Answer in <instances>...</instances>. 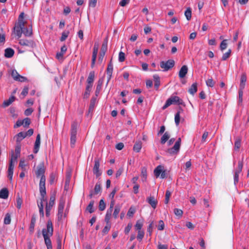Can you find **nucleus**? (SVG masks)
<instances>
[{
    "label": "nucleus",
    "mask_w": 249,
    "mask_h": 249,
    "mask_svg": "<svg viewBox=\"0 0 249 249\" xmlns=\"http://www.w3.org/2000/svg\"><path fill=\"white\" fill-rule=\"evenodd\" d=\"M53 227L51 220L49 219L46 223V227L42 230V233L44 239V242L47 249H53L50 237L53 235Z\"/></svg>",
    "instance_id": "1"
},
{
    "label": "nucleus",
    "mask_w": 249,
    "mask_h": 249,
    "mask_svg": "<svg viewBox=\"0 0 249 249\" xmlns=\"http://www.w3.org/2000/svg\"><path fill=\"white\" fill-rule=\"evenodd\" d=\"M77 123L73 122L71 125V145L73 147L76 141Z\"/></svg>",
    "instance_id": "2"
},
{
    "label": "nucleus",
    "mask_w": 249,
    "mask_h": 249,
    "mask_svg": "<svg viewBox=\"0 0 249 249\" xmlns=\"http://www.w3.org/2000/svg\"><path fill=\"white\" fill-rule=\"evenodd\" d=\"M175 65V61L172 59L166 61H162L160 62V67L163 69V71H167L172 68Z\"/></svg>",
    "instance_id": "3"
},
{
    "label": "nucleus",
    "mask_w": 249,
    "mask_h": 249,
    "mask_svg": "<svg viewBox=\"0 0 249 249\" xmlns=\"http://www.w3.org/2000/svg\"><path fill=\"white\" fill-rule=\"evenodd\" d=\"M40 194L41 196L40 198V202L38 203L37 205L39 208V213L40 214V217H43L44 216V207H43V202L46 201L47 199L45 197V196L46 195V191H45V193L43 194L41 192H40Z\"/></svg>",
    "instance_id": "4"
},
{
    "label": "nucleus",
    "mask_w": 249,
    "mask_h": 249,
    "mask_svg": "<svg viewBox=\"0 0 249 249\" xmlns=\"http://www.w3.org/2000/svg\"><path fill=\"white\" fill-rule=\"evenodd\" d=\"M19 44L23 46H26L31 48L36 47L35 42L32 39H20L19 40Z\"/></svg>",
    "instance_id": "5"
},
{
    "label": "nucleus",
    "mask_w": 249,
    "mask_h": 249,
    "mask_svg": "<svg viewBox=\"0 0 249 249\" xmlns=\"http://www.w3.org/2000/svg\"><path fill=\"white\" fill-rule=\"evenodd\" d=\"M181 143V139L179 138L175 142L174 146L168 150V152L170 155L177 154L179 150Z\"/></svg>",
    "instance_id": "6"
},
{
    "label": "nucleus",
    "mask_w": 249,
    "mask_h": 249,
    "mask_svg": "<svg viewBox=\"0 0 249 249\" xmlns=\"http://www.w3.org/2000/svg\"><path fill=\"white\" fill-rule=\"evenodd\" d=\"M65 203V200L63 198H60L58 207L57 218L58 220L62 219Z\"/></svg>",
    "instance_id": "7"
},
{
    "label": "nucleus",
    "mask_w": 249,
    "mask_h": 249,
    "mask_svg": "<svg viewBox=\"0 0 249 249\" xmlns=\"http://www.w3.org/2000/svg\"><path fill=\"white\" fill-rule=\"evenodd\" d=\"M45 169L44 167V163H40L37 166L36 170L35 171V174L37 178L42 177L45 176L44 174Z\"/></svg>",
    "instance_id": "8"
},
{
    "label": "nucleus",
    "mask_w": 249,
    "mask_h": 249,
    "mask_svg": "<svg viewBox=\"0 0 249 249\" xmlns=\"http://www.w3.org/2000/svg\"><path fill=\"white\" fill-rule=\"evenodd\" d=\"M100 160L99 159H95L94 160V165L93 168V173L96 175L97 178L100 176L102 172L99 170Z\"/></svg>",
    "instance_id": "9"
},
{
    "label": "nucleus",
    "mask_w": 249,
    "mask_h": 249,
    "mask_svg": "<svg viewBox=\"0 0 249 249\" xmlns=\"http://www.w3.org/2000/svg\"><path fill=\"white\" fill-rule=\"evenodd\" d=\"M167 100L171 102V105L172 104H177L180 105L183 104V100L177 96H172Z\"/></svg>",
    "instance_id": "10"
},
{
    "label": "nucleus",
    "mask_w": 249,
    "mask_h": 249,
    "mask_svg": "<svg viewBox=\"0 0 249 249\" xmlns=\"http://www.w3.org/2000/svg\"><path fill=\"white\" fill-rule=\"evenodd\" d=\"M113 70V64H112V63L111 62V60L107 65V78H108L107 81V84H108V83L109 82V80H110V79L111 78Z\"/></svg>",
    "instance_id": "11"
},
{
    "label": "nucleus",
    "mask_w": 249,
    "mask_h": 249,
    "mask_svg": "<svg viewBox=\"0 0 249 249\" xmlns=\"http://www.w3.org/2000/svg\"><path fill=\"white\" fill-rule=\"evenodd\" d=\"M98 51V45L95 44L93 47V52H92V60H91V66L92 68H93L94 66L96 57H97V54Z\"/></svg>",
    "instance_id": "12"
},
{
    "label": "nucleus",
    "mask_w": 249,
    "mask_h": 249,
    "mask_svg": "<svg viewBox=\"0 0 249 249\" xmlns=\"http://www.w3.org/2000/svg\"><path fill=\"white\" fill-rule=\"evenodd\" d=\"M46 178L45 176L41 177L39 182V192L44 194L46 191L45 187Z\"/></svg>",
    "instance_id": "13"
},
{
    "label": "nucleus",
    "mask_w": 249,
    "mask_h": 249,
    "mask_svg": "<svg viewBox=\"0 0 249 249\" xmlns=\"http://www.w3.org/2000/svg\"><path fill=\"white\" fill-rule=\"evenodd\" d=\"M40 134H38L36 136V140L35 145H34V153L36 154L38 152L39 149L40 147Z\"/></svg>",
    "instance_id": "14"
},
{
    "label": "nucleus",
    "mask_w": 249,
    "mask_h": 249,
    "mask_svg": "<svg viewBox=\"0 0 249 249\" xmlns=\"http://www.w3.org/2000/svg\"><path fill=\"white\" fill-rule=\"evenodd\" d=\"M14 168V163H9L8 168V175L7 177L11 182L12 181L13 175V171Z\"/></svg>",
    "instance_id": "15"
},
{
    "label": "nucleus",
    "mask_w": 249,
    "mask_h": 249,
    "mask_svg": "<svg viewBox=\"0 0 249 249\" xmlns=\"http://www.w3.org/2000/svg\"><path fill=\"white\" fill-rule=\"evenodd\" d=\"M67 50V47L65 45L61 47L60 52L56 53V57L58 59L63 58L64 54L65 53Z\"/></svg>",
    "instance_id": "16"
},
{
    "label": "nucleus",
    "mask_w": 249,
    "mask_h": 249,
    "mask_svg": "<svg viewBox=\"0 0 249 249\" xmlns=\"http://www.w3.org/2000/svg\"><path fill=\"white\" fill-rule=\"evenodd\" d=\"M188 72V67L186 65H183L180 69L178 73L179 77L180 78H184Z\"/></svg>",
    "instance_id": "17"
},
{
    "label": "nucleus",
    "mask_w": 249,
    "mask_h": 249,
    "mask_svg": "<svg viewBox=\"0 0 249 249\" xmlns=\"http://www.w3.org/2000/svg\"><path fill=\"white\" fill-rule=\"evenodd\" d=\"M147 201L153 209H155L156 208L158 201L155 199L154 196H150L148 197Z\"/></svg>",
    "instance_id": "18"
},
{
    "label": "nucleus",
    "mask_w": 249,
    "mask_h": 249,
    "mask_svg": "<svg viewBox=\"0 0 249 249\" xmlns=\"http://www.w3.org/2000/svg\"><path fill=\"white\" fill-rule=\"evenodd\" d=\"M103 82H104V79L103 78L100 79L98 81L96 89V90H95V94L96 96H98V95L99 94V93L101 90L102 87V85L103 84Z\"/></svg>",
    "instance_id": "19"
},
{
    "label": "nucleus",
    "mask_w": 249,
    "mask_h": 249,
    "mask_svg": "<svg viewBox=\"0 0 249 249\" xmlns=\"http://www.w3.org/2000/svg\"><path fill=\"white\" fill-rule=\"evenodd\" d=\"M9 192L7 188H3L0 191V198L6 199L8 197Z\"/></svg>",
    "instance_id": "20"
},
{
    "label": "nucleus",
    "mask_w": 249,
    "mask_h": 249,
    "mask_svg": "<svg viewBox=\"0 0 249 249\" xmlns=\"http://www.w3.org/2000/svg\"><path fill=\"white\" fill-rule=\"evenodd\" d=\"M14 51L11 48H7L5 50L4 56L6 58H11L14 54Z\"/></svg>",
    "instance_id": "21"
},
{
    "label": "nucleus",
    "mask_w": 249,
    "mask_h": 249,
    "mask_svg": "<svg viewBox=\"0 0 249 249\" xmlns=\"http://www.w3.org/2000/svg\"><path fill=\"white\" fill-rule=\"evenodd\" d=\"M247 77L245 74H242L241 76V80L240 84V89H243L246 85Z\"/></svg>",
    "instance_id": "22"
},
{
    "label": "nucleus",
    "mask_w": 249,
    "mask_h": 249,
    "mask_svg": "<svg viewBox=\"0 0 249 249\" xmlns=\"http://www.w3.org/2000/svg\"><path fill=\"white\" fill-rule=\"evenodd\" d=\"M94 72L93 71H90L87 79V85L92 86V83L94 80Z\"/></svg>",
    "instance_id": "23"
},
{
    "label": "nucleus",
    "mask_w": 249,
    "mask_h": 249,
    "mask_svg": "<svg viewBox=\"0 0 249 249\" xmlns=\"http://www.w3.org/2000/svg\"><path fill=\"white\" fill-rule=\"evenodd\" d=\"M163 170V167L160 165L158 166L154 170V174L156 178L160 177L162 170Z\"/></svg>",
    "instance_id": "24"
},
{
    "label": "nucleus",
    "mask_w": 249,
    "mask_h": 249,
    "mask_svg": "<svg viewBox=\"0 0 249 249\" xmlns=\"http://www.w3.org/2000/svg\"><path fill=\"white\" fill-rule=\"evenodd\" d=\"M15 99V97L14 96H11L8 99L5 100L3 103V106L4 107H7L11 105Z\"/></svg>",
    "instance_id": "25"
},
{
    "label": "nucleus",
    "mask_w": 249,
    "mask_h": 249,
    "mask_svg": "<svg viewBox=\"0 0 249 249\" xmlns=\"http://www.w3.org/2000/svg\"><path fill=\"white\" fill-rule=\"evenodd\" d=\"M197 83H193L188 90V92L192 95L194 94L197 91Z\"/></svg>",
    "instance_id": "26"
},
{
    "label": "nucleus",
    "mask_w": 249,
    "mask_h": 249,
    "mask_svg": "<svg viewBox=\"0 0 249 249\" xmlns=\"http://www.w3.org/2000/svg\"><path fill=\"white\" fill-rule=\"evenodd\" d=\"M23 34L25 36L30 37L33 35L32 27L30 28H24L23 29Z\"/></svg>",
    "instance_id": "27"
},
{
    "label": "nucleus",
    "mask_w": 249,
    "mask_h": 249,
    "mask_svg": "<svg viewBox=\"0 0 249 249\" xmlns=\"http://www.w3.org/2000/svg\"><path fill=\"white\" fill-rule=\"evenodd\" d=\"M142 143L141 141L136 142L133 146V150L136 152H139L142 148Z\"/></svg>",
    "instance_id": "28"
},
{
    "label": "nucleus",
    "mask_w": 249,
    "mask_h": 249,
    "mask_svg": "<svg viewBox=\"0 0 249 249\" xmlns=\"http://www.w3.org/2000/svg\"><path fill=\"white\" fill-rule=\"evenodd\" d=\"M92 87V85H87L86 90L83 95L84 98H88L89 97Z\"/></svg>",
    "instance_id": "29"
},
{
    "label": "nucleus",
    "mask_w": 249,
    "mask_h": 249,
    "mask_svg": "<svg viewBox=\"0 0 249 249\" xmlns=\"http://www.w3.org/2000/svg\"><path fill=\"white\" fill-rule=\"evenodd\" d=\"M170 138L169 133L166 132L161 138L160 142L161 144H164Z\"/></svg>",
    "instance_id": "30"
},
{
    "label": "nucleus",
    "mask_w": 249,
    "mask_h": 249,
    "mask_svg": "<svg viewBox=\"0 0 249 249\" xmlns=\"http://www.w3.org/2000/svg\"><path fill=\"white\" fill-rule=\"evenodd\" d=\"M153 78L155 81V87L156 89H158L160 85V77L158 75H154Z\"/></svg>",
    "instance_id": "31"
},
{
    "label": "nucleus",
    "mask_w": 249,
    "mask_h": 249,
    "mask_svg": "<svg viewBox=\"0 0 249 249\" xmlns=\"http://www.w3.org/2000/svg\"><path fill=\"white\" fill-rule=\"evenodd\" d=\"M55 195L53 194L51 196L49 203H46V205L53 207L55 204Z\"/></svg>",
    "instance_id": "32"
},
{
    "label": "nucleus",
    "mask_w": 249,
    "mask_h": 249,
    "mask_svg": "<svg viewBox=\"0 0 249 249\" xmlns=\"http://www.w3.org/2000/svg\"><path fill=\"white\" fill-rule=\"evenodd\" d=\"M101 191V185L100 182H97L96 183L94 191H93L94 195L98 194Z\"/></svg>",
    "instance_id": "33"
},
{
    "label": "nucleus",
    "mask_w": 249,
    "mask_h": 249,
    "mask_svg": "<svg viewBox=\"0 0 249 249\" xmlns=\"http://www.w3.org/2000/svg\"><path fill=\"white\" fill-rule=\"evenodd\" d=\"M185 16L187 20H190L192 17V10L191 8H187L184 13Z\"/></svg>",
    "instance_id": "34"
},
{
    "label": "nucleus",
    "mask_w": 249,
    "mask_h": 249,
    "mask_svg": "<svg viewBox=\"0 0 249 249\" xmlns=\"http://www.w3.org/2000/svg\"><path fill=\"white\" fill-rule=\"evenodd\" d=\"M121 210V206L119 205H116L115 206L114 211L113 213V216L115 218H117L118 216V214L120 213Z\"/></svg>",
    "instance_id": "35"
},
{
    "label": "nucleus",
    "mask_w": 249,
    "mask_h": 249,
    "mask_svg": "<svg viewBox=\"0 0 249 249\" xmlns=\"http://www.w3.org/2000/svg\"><path fill=\"white\" fill-rule=\"evenodd\" d=\"M182 111L181 108L179 109V110L178 111L175 115V122L176 125H178L180 122V111Z\"/></svg>",
    "instance_id": "36"
},
{
    "label": "nucleus",
    "mask_w": 249,
    "mask_h": 249,
    "mask_svg": "<svg viewBox=\"0 0 249 249\" xmlns=\"http://www.w3.org/2000/svg\"><path fill=\"white\" fill-rule=\"evenodd\" d=\"M70 34V31L68 30H65L63 31L62 33L61 36L60 38V40L61 41H65L66 38L68 37Z\"/></svg>",
    "instance_id": "37"
},
{
    "label": "nucleus",
    "mask_w": 249,
    "mask_h": 249,
    "mask_svg": "<svg viewBox=\"0 0 249 249\" xmlns=\"http://www.w3.org/2000/svg\"><path fill=\"white\" fill-rule=\"evenodd\" d=\"M11 221V215L9 213H7L4 218V224L5 225H9L10 224Z\"/></svg>",
    "instance_id": "38"
},
{
    "label": "nucleus",
    "mask_w": 249,
    "mask_h": 249,
    "mask_svg": "<svg viewBox=\"0 0 249 249\" xmlns=\"http://www.w3.org/2000/svg\"><path fill=\"white\" fill-rule=\"evenodd\" d=\"M94 203V201L93 200H91L87 207V210L90 213H92L94 212V210L93 208Z\"/></svg>",
    "instance_id": "39"
},
{
    "label": "nucleus",
    "mask_w": 249,
    "mask_h": 249,
    "mask_svg": "<svg viewBox=\"0 0 249 249\" xmlns=\"http://www.w3.org/2000/svg\"><path fill=\"white\" fill-rule=\"evenodd\" d=\"M15 33L18 38H20L22 34L23 33V29L18 28L17 27L14 28Z\"/></svg>",
    "instance_id": "40"
},
{
    "label": "nucleus",
    "mask_w": 249,
    "mask_h": 249,
    "mask_svg": "<svg viewBox=\"0 0 249 249\" xmlns=\"http://www.w3.org/2000/svg\"><path fill=\"white\" fill-rule=\"evenodd\" d=\"M112 211L107 210L106 216H105V221L107 224H109L110 219L111 216Z\"/></svg>",
    "instance_id": "41"
},
{
    "label": "nucleus",
    "mask_w": 249,
    "mask_h": 249,
    "mask_svg": "<svg viewBox=\"0 0 249 249\" xmlns=\"http://www.w3.org/2000/svg\"><path fill=\"white\" fill-rule=\"evenodd\" d=\"M17 136L18 142H20L21 140H22L24 138H25L26 137L25 133L23 132H20L18 133L17 135Z\"/></svg>",
    "instance_id": "42"
},
{
    "label": "nucleus",
    "mask_w": 249,
    "mask_h": 249,
    "mask_svg": "<svg viewBox=\"0 0 249 249\" xmlns=\"http://www.w3.org/2000/svg\"><path fill=\"white\" fill-rule=\"evenodd\" d=\"M106 205L103 199H102L100 200L99 205V209L101 211H103L105 210L106 209Z\"/></svg>",
    "instance_id": "43"
},
{
    "label": "nucleus",
    "mask_w": 249,
    "mask_h": 249,
    "mask_svg": "<svg viewBox=\"0 0 249 249\" xmlns=\"http://www.w3.org/2000/svg\"><path fill=\"white\" fill-rule=\"evenodd\" d=\"M144 235V231H138V235L137 236V240L141 242L143 239Z\"/></svg>",
    "instance_id": "44"
},
{
    "label": "nucleus",
    "mask_w": 249,
    "mask_h": 249,
    "mask_svg": "<svg viewBox=\"0 0 249 249\" xmlns=\"http://www.w3.org/2000/svg\"><path fill=\"white\" fill-rule=\"evenodd\" d=\"M142 226H143V223L142 222H141L139 220H138L136 222V224H135V229L138 231H142Z\"/></svg>",
    "instance_id": "45"
},
{
    "label": "nucleus",
    "mask_w": 249,
    "mask_h": 249,
    "mask_svg": "<svg viewBox=\"0 0 249 249\" xmlns=\"http://www.w3.org/2000/svg\"><path fill=\"white\" fill-rule=\"evenodd\" d=\"M231 51L229 49L227 52L224 53L222 57V60L223 61L226 60L231 55Z\"/></svg>",
    "instance_id": "46"
},
{
    "label": "nucleus",
    "mask_w": 249,
    "mask_h": 249,
    "mask_svg": "<svg viewBox=\"0 0 249 249\" xmlns=\"http://www.w3.org/2000/svg\"><path fill=\"white\" fill-rule=\"evenodd\" d=\"M22 122L23 126L24 127H28L31 123V120L29 118H26L22 120Z\"/></svg>",
    "instance_id": "47"
},
{
    "label": "nucleus",
    "mask_w": 249,
    "mask_h": 249,
    "mask_svg": "<svg viewBox=\"0 0 249 249\" xmlns=\"http://www.w3.org/2000/svg\"><path fill=\"white\" fill-rule=\"evenodd\" d=\"M22 204V199L19 196H18L17 198V204H16L17 208L18 209H20L21 208Z\"/></svg>",
    "instance_id": "48"
},
{
    "label": "nucleus",
    "mask_w": 249,
    "mask_h": 249,
    "mask_svg": "<svg viewBox=\"0 0 249 249\" xmlns=\"http://www.w3.org/2000/svg\"><path fill=\"white\" fill-rule=\"evenodd\" d=\"M227 39H224L220 43V48L222 51H224L225 49H226L227 48Z\"/></svg>",
    "instance_id": "49"
},
{
    "label": "nucleus",
    "mask_w": 249,
    "mask_h": 249,
    "mask_svg": "<svg viewBox=\"0 0 249 249\" xmlns=\"http://www.w3.org/2000/svg\"><path fill=\"white\" fill-rule=\"evenodd\" d=\"M171 195V192L169 190H167L165 193V198L164 200V202L165 204H167L169 202Z\"/></svg>",
    "instance_id": "50"
},
{
    "label": "nucleus",
    "mask_w": 249,
    "mask_h": 249,
    "mask_svg": "<svg viewBox=\"0 0 249 249\" xmlns=\"http://www.w3.org/2000/svg\"><path fill=\"white\" fill-rule=\"evenodd\" d=\"M206 83L208 87H212V88L213 87L215 84V82H214V81L213 80V79L212 78H209L207 80H206Z\"/></svg>",
    "instance_id": "51"
},
{
    "label": "nucleus",
    "mask_w": 249,
    "mask_h": 249,
    "mask_svg": "<svg viewBox=\"0 0 249 249\" xmlns=\"http://www.w3.org/2000/svg\"><path fill=\"white\" fill-rule=\"evenodd\" d=\"M174 213L176 215L181 217L183 214V211L181 209L175 208L174 210Z\"/></svg>",
    "instance_id": "52"
},
{
    "label": "nucleus",
    "mask_w": 249,
    "mask_h": 249,
    "mask_svg": "<svg viewBox=\"0 0 249 249\" xmlns=\"http://www.w3.org/2000/svg\"><path fill=\"white\" fill-rule=\"evenodd\" d=\"M243 166V161H239L238 162V168L235 170V172L240 173L242 171Z\"/></svg>",
    "instance_id": "53"
},
{
    "label": "nucleus",
    "mask_w": 249,
    "mask_h": 249,
    "mask_svg": "<svg viewBox=\"0 0 249 249\" xmlns=\"http://www.w3.org/2000/svg\"><path fill=\"white\" fill-rule=\"evenodd\" d=\"M243 166V161H239L238 162V168L235 170V172L240 173L242 171Z\"/></svg>",
    "instance_id": "54"
},
{
    "label": "nucleus",
    "mask_w": 249,
    "mask_h": 249,
    "mask_svg": "<svg viewBox=\"0 0 249 249\" xmlns=\"http://www.w3.org/2000/svg\"><path fill=\"white\" fill-rule=\"evenodd\" d=\"M119 61L120 62H123L125 60V54L123 52H120L119 53Z\"/></svg>",
    "instance_id": "55"
},
{
    "label": "nucleus",
    "mask_w": 249,
    "mask_h": 249,
    "mask_svg": "<svg viewBox=\"0 0 249 249\" xmlns=\"http://www.w3.org/2000/svg\"><path fill=\"white\" fill-rule=\"evenodd\" d=\"M135 212V210L134 208L131 207L127 213V215L130 217H131L133 216Z\"/></svg>",
    "instance_id": "56"
},
{
    "label": "nucleus",
    "mask_w": 249,
    "mask_h": 249,
    "mask_svg": "<svg viewBox=\"0 0 249 249\" xmlns=\"http://www.w3.org/2000/svg\"><path fill=\"white\" fill-rule=\"evenodd\" d=\"M25 23L23 20H18V24L16 27L23 29L25 28Z\"/></svg>",
    "instance_id": "57"
},
{
    "label": "nucleus",
    "mask_w": 249,
    "mask_h": 249,
    "mask_svg": "<svg viewBox=\"0 0 249 249\" xmlns=\"http://www.w3.org/2000/svg\"><path fill=\"white\" fill-rule=\"evenodd\" d=\"M164 223L162 220H160L159 222L158 229L159 231H162L164 230Z\"/></svg>",
    "instance_id": "58"
},
{
    "label": "nucleus",
    "mask_w": 249,
    "mask_h": 249,
    "mask_svg": "<svg viewBox=\"0 0 249 249\" xmlns=\"http://www.w3.org/2000/svg\"><path fill=\"white\" fill-rule=\"evenodd\" d=\"M18 157V156L15 155L13 153L12 155L11 156V158L10 160L9 163H14V162L17 161Z\"/></svg>",
    "instance_id": "59"
},
{
    "label": "nucleus",
    "mask_w": 249,
    "mask_h": 249,
    "mask_svg": "<svg viewBox=\"0 0 249 249\" xmlns=\"http://www.w3.org/2000/svg\"><path fill=\"white\" fill-rule=\"evenodd\" d=\"M19 74L18 73V72L16 70H13L12 71L11 76H12V77L13 78V79L15 80H16V79L18 78V77L19 76Z\"/></svg>",
    "instance_id": "60"
},
{
    "label": "nucleus",
    "mask_w": 249,
    "mask_h": 249,
    "mask_svg": "<svg viewBox=\"0 0 249 249\" xmlns=\"http://www.w3.org/2000/svg\"><path fill=\"white\" fill-rule=\"evenodd\" d=\"M243 89H239V97H238V102L239 104H241L243 101Z\"/></svg>",
    "instance_id": "61"
},
{
    "label": "nucleus",
    "mask_w": 249,
    "mask_h": 249,
    "mask_svg": "<svg viewBox=\"0 0 249 249\" xmlns=\"http://www.w3.org/2000/svg\"><path fill=\"white\" fill-rule=\"evenodd\" d=\"M107 224V225L104 228V229L102 231V232L104 234H107V233H108V232L110 230V229L111 227L110 225L109 224Z\"/></svg>",
    "instance_id": "62"
},
{
    "label": "nucleus",
    "mask_w": 249,
    "mask_h": 249,
    "mask_svg": "<svg viewBox=\"0 0 249 249\" xmlns=\"http://www.w3.org/2000/svg\"><path fill=\"white\" fill-rule=\"evenodd\" d=\"M153 221H152L150 224L149 225L148 227L147 228V231L150 236L151 235L153 232Z\"/></svg>",
    "instance_id": "63"
},
{
    "label": "nucleus",
    "mask_w": 249,
    "mask_h": 249,
    "mask_svg": "<svg viewBox=\"0 0 249 249\" xmlns=\"http://www.w3.org/2000/svg\"><path fill=\"white\" fill-rule=\"evenodd\" d=\"M16 81L21 82H24L27 81V79L26 77H24L23 76H21L20 75H19L18 78L16 79Z\"/></svg>",
    "instance_id": "64"
}]
</instances>
